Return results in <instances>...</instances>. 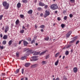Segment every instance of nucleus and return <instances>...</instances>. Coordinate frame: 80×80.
<instances>
[{
    "instance_id": "obj_1",
    "label": "nucleus",
    "mask_w": 80,
    "mask_h": 80,
    "mask_svg": "<svg viewBox=\"0 0 80 80\" xmlns=\"http://www.w3.org/2000/svg\"><path fill=\"white\" fill-rule=\"evenodd\" d=\"M2 5L4 7V8L6 9H7L9 8V4L7 3V2L4 1L2 2Z\"/></svg>"
},
{
    "instance_id": "obj_2",
    "label": "nucleus",
    "mask_w": 80,
    "mask_h": 80,
    "mask_svg": "<svg viewBox=\"0 0 80 80\" xmlns=\"http://www.w3.org/2000/svg\"><path fill=\"white\" fill-rule=\"evenodd\" d=\"M50 8L52 10H56L58 8V6L57 4H53L51 5Z\"/></svg>"
},
{
    "instance_id": "obj_3",
    "label": "nucleus",
    "mask_w": 80,
    "mask_h": 80,
    "mask_svg": "<svg viewBox=\"0 0 80 80\" xmlns=\"http://www.w3.org/2000/svg\"><path fill=\"white\" fill-rule=\"evenodd\" d=\"M50 15V12L49 11H47V10H46L45 11V13L44 15V18H46L47 16H48Z\"/></svg>"
},
{
    "instance_id": "obj_4",
    "label": "nucleus",
    "mask_w": 80,
    "mask_h": 80,
    "mask_svg": "<svg viewBox=\"0 0 80 80\" xmlns=\"http://www.w3.org/2000/svg\"><path fill=\"white\" fill-rule=\"evenodd\" d=\"M37 57H38L37 56H33L31 58H32V60H33V61H37V60H38V59H37Z\"/></svg>"
},
{
    "instance_id": "obj_5",
    "label": "nucleus",
    "mask_w": 80,
    "mask_h": 80,
    "mask_svg": "<svg viewBox=\"0 0 80 80\" xmlns=\"http://www.w3.org/2000/svg\"><path fill=\"white\" fill-rule=\"evenodd\" d=\"M72 31H69L66 34V36L67 38H69V37L70 36V35L72 34Z\"/></svg>"
},
{
    "instance_id": "obj_6",
    "label": "nucleus",
    "mask_w": 80,
    "mask_h": 80,
    "mask_svg": "<svg viewBox=\"0 0 80 80\" xmlns=\"http://www.w3.org/2000/svg\"><path fill=\"white\" fill-rule=\"evenodd\" d=\"M73 71L74 73H77V71H78V69H77V68H74L73 69Z\"/></svg>"
},
{
    "instance_id": "obj_7",
    "label": "nucleus",
    "mask_w": 80,
    "mask_h": 80,
    "mask_svg": "<svg viewBox=\"0 0 80 80\" xmlns=\"http://www.w3.org/2000/svg\"><path fill=\"white\" fill-rule=\"evenodd\" d=\"M9 30V27L8 26H6L5 28V33H7L8 31Z\"/></svg>"
},
{
    "instance_id": "obj_8",
    "label": "nucleus",
    "mask_w": 80,
    "mask_h": 80,
    "mask_svg": "<svg viewBox=\"0 0 80 80\" xmlns=\"http://www.w3.org/2000/svg\"><path fill=\"white\" fill-rule=\"evenodd\" d=\"M30 65V63L28 62L26 63L25 65L26 67H28Z\"/></svg>"
},
{
    "instance_id": "obj_9",
    "label": "nucleus",
    "mask_w": 80,
    "mask_h": 80,
    "mask_svg": "<svg viewBox=\"0 0 80 80\" xmlns=\"http://www.w3.org/2000/svg\"><path fill=\"white\" fill-rule=\"evenodd\" d=\"M23 43L24 46H27V45L28 44V42H27L25 41H23Z\"/></svg>"
},
{
    "instance_id": "obj_10",
    "label": "nucleus",
    "mask_w": 80,
    "mask_h": 80,
    "mask_svg": "<svg viewBox=\"0 0 80 80\" xmlns=\"http://www.w3.org/2000/svg\"><path fill=\"white\" fill-rule=\"evenodd\" d=\"M39 6H41L42 7H43V6H45V5L43 3L40 2L39 3Z\"/></svg>"
},
{
    "instance_id": "obj_11",
    "label": "nucleus",
    "mask_w": 80,
    "mask_h": 80,
    "mask_svg": "<svg viewBox=\"0 0 80 80\" xmlns=\"http://www.w3.org/2000/svg\"><path fill=\"white\" fill-rule=\"evenodd\" d=\"M38 65L37 64H33L32 65L31 67L32 68H35V67H36Z\"/></svg>"
},
{
    "instance_id": "obj_12",
    "label": "nucleus",
    "mask_w": 80,
    "mask_h": 80,
    "mask_svg": "<svg viewBox=\"0 0 80 80\" xmlns=\"http://www.w3.org/2000/svg\"><path fill=\"white\" fill-rule=\"evenodd\" d=\"M32 12L33 11L32 10H30L28 11V13L29 14H32Z\"/></svg>"
},
{
    "instance_id": "obj_13",
    "label": "nucleus",
    "mask_w": 80,
    "mask_h": 80,
    "mask_svg": "<svg viewBox=\"0 0 80 80\" xmlns=\"http://www.w3.org/2000/svg\"><path fill=\"white\" fill-rule=\"evenodd\" d=\"M47 52V50H45V51L41 52L40 54V55H43L44 53H45Z\"/></svg>"
},
{
    "instance_id": "obj_14",
    "label": "nucleus",
    "mask_w": 80,
    "mask_h": 80,
    "mask_svg": "<svg viewBox=\"0 0 80 80\" xmlns=\"http://www.w3.org/2000/svg\"><path fill=\"white\" fill-rule=\"evenodd\" d=\"M18 8H20L21 7V3H18L17 5Z\"/></svg>"
},
{
    "instance_id": "obj_15",
    "label": "nucleus",
    "mask_w": 80,
    "mask_h": 80,
    "mask_svg": "<svg viewBox=\"0 0 80 80\" xmlns=\"http://www.w3.org/2000/svg\"><path fill=\"white\" fill-rule=\"evenodd\" d=\"M3 39H4V40H6L7 39V35H4L3 37Z\"/></svg>"
},
{
    "instance_id": "obj_16",
    "label": "nucleus",
    "mask_w": 80,
    "mask_h": 80,
    "mask_svg": "<svg viewBox=\"0 0 80 80\" xmlns=\"http://www.w3.org/2000/svg\"><path fill=\"white\" fill-rule=\"evenodd\" d=\"M42 65H45V64H47V62L45 61H42Z\"/></svg>"
},
{
    "instance_id": "obj_17",
    "label": "nucleus",
    "mask_w": 80,
    "mask_h": 80,
    "mask_svg": "<svg viewBox=\"0 0 80 80\" xmlns=\"http://www.w3.org/2000/svg\"><path fill=\"white\" fill-rule=\"evenodd\" d=\"M58 61L59 60H58L57 61H56L55 62V65H56V66H57V65H58Z\"/></svg>"
},
{
    "instance_id": "obj_18",
    "label": "nucleus",
    "mask_w": 80,
    "mask_h": 80,
    "mask_svg": "<svg viewBox=\"0 0 80 80\" xmlns=\"http://www.w3.org/2000/svg\"><path fill=\"white\" fill-rule=\"evenodd\" d=\"M42 10L43 9L41 7H39L38 8V11H42Z\"/></svg>"
},
{
    "instance_id": "obj_19",
    "label": "nucleus",
    "mask_w": 80,
    "mask_h": 80,
    "mask_svg": "<svg viewBox=\"0 0 80 80\" xmlns=\"http://www.w3.org/2000/svg\"><path fill=\"white\" fill-rule=\"evenodd\" d=\"M28 1L27 0H22V2L23 3H27Z\"/></svg>"
},
{
    "instance_id": "obj_20",
    "label": "nucleus",
    "mask_w": 80,
    "mask_h": 80,
    "mask_svg": "<svg viewBox=\"0 0 80 80\" xmlns=\"http://www.w3.org/2000/svg\"><path fill=\"white\" fill-rule=\"evenodd\" d=\"M12 40L8 42L9 45H12Z\"/></svg>"
},
{
    "instance_id": "obj_21",
    "label": "nucleus",
    "mask_w": 80,
    "mask_h": 80,
    "mask_svg": "<svg viewBox=\"0 0 80 80\" xmlns=\"http://www.w3.org/2000/svg\"><path fill=\"white\" fill-rule=\"evenodd\" d=\"M65 54L66 55H68L69 54V52L68 51H67L65 52Z\"/></svg>"
},
{
    "instance_id": "obj_22",
    "label": "nucleus",
    "mask_w": 80,
    "mask_h": 80,
    "mask_svg": "<svg viewBox=\"0 0 80 80\" xmlns=\"http://www.w3.org/2000/svg\"><path fill=\"white\" fill-rule=\"evenodd\" d=\"M21 60H25V59H26V57L25 56H24V57H22L21 58Z\"/></svg>"
},
{
    "instance_id": "obj_23",
    "label": "nucleus",
    "mask_w": 80,
    "mask_h": 80,
    "mask_svg": "<svg viewBox=\"0 0 80 80\" xmlns=\"http://www.w3.org/2000/svg\"><path fill=\"white\" fill-rule=\"evenodd\" d=\"M24 32H25V31L23 29H22L20 31V32L21 33H24Z\"/></svg>"
},
{
    "instance_id": "obj_24",
    "label": "nucleus",
    "mask_w": 80,
    "mask_h": 80,
    "mask_svg": "<svg viewBox=\"0 0 80 80\" xmlns=\"http://www.w3.org/2000/svg\"><path fill=\"white\" fill-rule=\"evenodd\" d=\"M44 40H46V41H48V40H49V37H48L44 38Z\"/></svg>"
},
{
    "instance_id": "obj_25",
    "label": "nucleus",
    "mask_w": 80,
    "mask_h": 80,
    "mask_svg": "<svg viewBox=\"0 0 80 80\" xmlns=\"http://www.w3.org/2000/svg\"><path fill=\"white\" fill-rule=\"evenodd\" d=\"M39 28H45V26L44 25H42L39 27Z\"/></svg>"
},
{
    "instance_id": "obj_26",
    "label": "nucleus",
    "mask_w": 80,
    "mask_h": 80,
    "mask_svg": "<svg viewBox=\"0 0 80 80\" xmlns=\"http://www.w3.org/2000/svg\"><path fill=\"white\" fill-rule=\"evenodd\" d=\"M19 23V20L18 19H17V20L16 22V25H18Z\"/></svg>"
},
{
    "instance_id": "obj_27",
    "label": "nucleus",
    "mask_w": 80,
    "mask_h": 80,
    "mask_svg": "<svg viewBox=\"0 0 80 80\" xmlns=\"http://www.w3.org/2000/svg\"><path fill=\"white\" fill-rule=\"evenodd\" d=\"M6 43H7V41H6L4 40V41H3V42H2V44L3 45H5V44H6Z\"/></svg>"
},
{
    "instance_id": "obj_28",
    "label": "nucleus",
    "mask_w": 80,
    "mask_h": 80,
    "mask_svg": "<svg viewBox=\"0 0 80 80\" xmlns=\"http://www.w3.org/2000/svg\"><path fill=\"white\" fill-rule=\"evenodd\" d=\"M59 54H60V53H59V52L57 53H56V54L55 57H58V55H59Z\"/></svg>"
},
{
    "instance_id": "obj_29",
    "label": "nucleus",
    "mask_w": 80,
    "mask_h": 80,
    "mask_svg": "<svg viewBox=\"0 0 80 80\" xmlns=\"http://www.w3.org/2000/svg\"><path fill=\"white\" fill-rule=\"evenodd\" d=\"M39 53H40V52H36V53H35L34 54V55H38V54H39Z\"/></svg>"
},
{
    "instance_id": "obj_30",
    "label": "nucleus",
    "mask_w": 80,
    "mask_h": 80,
    "mask_svg": "<svg viewBox=\"0 0 80 80\" xmlns=\"http://www.w3.org/2000/svg\"><path fill=\"white\" fill-rule=\"evenodd\" d=\"M19 70H20V69H17L16 70V71L15 72V73L16 74L18 72H19Z\"/></svg>"
},
{
    "instance_id": "obj_31",
    "label": "nucleus",
    "mask_w": 80,
    "mask_h": 80,
    "mask_svg": "<svg viewBox=\"0 0 80 80\" xmlns=\"http://www.w3.org/2000/svg\"><path fill=\"white\" fill-rule=\"evenodd\" d=\"M20 17H21V18H23V17H24V16L23 15L21 14L20 15Z\"/></svg>"
},
{
    "instance_id": "obj_32",
    "label": "nucleus",
    "mask_w": 80,
    "mask_h": 80,
    "mask_svg": "<svg viewBox=\"0 0 80 80\" xmlns=\"http://www.w3.org/2000/svg\"><path fill=\"white\" fill-rule=\"evenodd\" d=\"M16 54V56L17 57H19V52H17Z\"/></svg>"
},
{
    "instance_id": "obj_33",
    "label": "nucleus",
    "mask_w": 80,
    "mask_h": 80,
    "mask_svg": "<svg viewBox=\"0 0 80 80\" xmlns=\"http://www.w3.org/2000/svg\"><path fill=\"white\" fill-rule=\"evenodd\" d=\"M73 15H72V14H69V17L70 18H72V17H73Z\"/></svg>"
},
{
    "instance_id": "obj_34",
    "label": "nucleus",
    "mask_w": 80,
    "mask_h": 80,
    "mask_svg": "<svg viewBox=\"0 0 80 80\" xmlns=\"http://www.w3.org/2000/svg\"><path fill=\"white\" fill-rule=\"evenodd\" d=\"M3 15H2L0 16V20H1L2 19V18L3 17Z\"/></svg>"
},
{
    "instance_id": "obj_35",
    "label": "nucleus",
    "mask_w": 80,
    "mask_h": 80,
    "mask_svg": "<svg viewBox=\"0 0 80 80\" xmlns=\"http://www.w3.org/2000/svg\"><path fill=\"white\" fill-rule=\"evenodd\" d=\"M70 1L71 3H74L75 2V0H70Z\"/></svg>"
},
{
    "instance_id": "obj_36",
    "label": "nucleus",
    "mask_w": 80,
    "mask_h": 80,
    "mask_svg": "<svg viewBox=\"0 0 80 80\" xmlns=\"http://www.w3.org/2000/svg\"><path fill=\"white\" fill-rule=\"evenodd\" d=\"M34 43H35V40L33 39L31 41V43L32 44H33Z\"/></svg>"
},
{
    "instance_id": "obj_37",
    "label": "nucleus",
    "mask_w": 80,
    "mask_h": 80,
    "mask_svg": "<svg viewBox=\"0 0 80 80\" xmlns=\"http://www.w3.org/2000/svg\"><path fill=\"white\" fill-rule=\"evenodd\" d=\"M65 26V25L63 24H62L61 25V27L62 28H64V27Z\"/></svg>"
},
{
    "instance_id": "obj_38",
    "label": "nucleus",
    "mask_w": 80,
    "mask_h": 80,
    "mask_svg": "<svg viewBox=\"0 0 80 80\" xmlns=\"http://www.w3.org/2000/svg\"><path fill=\"white\" fill-rule=\"evenodd\" d=\"M77 38V36H76L73 38V40L75 41Z\"/></svg>"
},
{
    "instance_id": "obj_39",
    "label": "nucleus",
    "mask_w": 80,
    "mask_h": 80,
    "mask_svg": "<svg viewBox=\"0 0 80 80\" xmlns=\"http://www.w3.org/2000/svg\"><path fill=\"white\" fill-rule=\"evenodd\" d=\"M1 76H5V73H2Z\"/></svg>"
},
{
    "instance_id": "obj_40",
    "label": "nucleus",
    "mask_w": 80,
    "mask_h": 80,
    "mask_svg": "<svg viewBox=\"0 0 80 80\" xmlns=\"http://www.w3.org/2000/svg\"><path fill=\"white\" fill-rule=\"evenodd\" d=\"M67 19V17L66 16H65L64 18V20H66Z\"/></svg>"
},
{
    "instance_id": "obj_41",
    "label": "nucleus",
    "mask_w": 80,
    "mask_h": 80,
    "mask_svg": "<svg viewBox=\"0 0 80 80\" xmlns=\"http://www.w3.org/2000/svg\"><path fill=\"white\" fill-rule=\"evenodd\" d=\"M74 42H75V40H73L72 41H71L69 43H73Z\"/></svg>"
},
{
    "instance_id": "obj_42",
    "label": "nucleus",
    "mask_w": 80,
    "mask_h": 80,
    "mask_svg": "<svg viewBox=\"0 0 80 80\" xmlns=\"http://www.w3.org/2000/svg\"><path fill=\"white\" fill-rule=\"evenodd\" d=\"M24 72V69L23 68L22 69V74H23Z\"/></svg>"
},
{
    "instance_id": "obj_43",
    "label": "nucleus",
    "mask_w": 80,
    "mask_h": 80,
    "mask_svg": "<svg viewBox=\"0 0 80 80\" xmlns=\"http://www.w3.org/2000/svg\"><path fill=\"white\" fill-rule=\"evenodd\" d=\"M28 40L29 42H30L31 41V38H28Z\"/></svg>"
},
{
    "instance_id": "obj_44",
    "label": "nucleus",
    "mask_w": 80,
    "mask_h": 80,
    "mask_svg": "<svg viewBox=\"0 0 80 80\" xmlns=\"http://www.w3.org/2000/svg\"><path fill=\"white\" fill-rule=\"evenodd\" d=\"M57 19L58 21H60L61 20V18L60 17H58Z\"/></svg>"
},
{
    "instance_id": "obj_45",
    "label": "nucleus",
    "mask_w": 80,
    "mask_h": 80,
    "mask_svg": "<svg viewBox=\"0 0 80 80\" xmlns=\"http://www.w3.org/2000/svg\"><path fill=\"white\" fill-rule=\"evenodd\" d=\"M47 8H48V5H46L45 6V9H47Z\"/></svg>"
},
{
    "instance_id": "obj_46",
    "label": "nucleus",
    "mask_w": 80,
    "mask_h": 80,
    "mask_svg": "<svg viewBox=\"0 0 80 80\" xmlns=\"http://www.w3.org/2000/svg\"><path fill=\"white\" fill-rule=\"evenodd\" d=\"M49 55L47 56L46 57V59H47V58H49Z\"/></svg>"
},
{
    "instance_id": "obj_47",
    "label": "nucleus",
    "mask_w": 80,
    "mask_h": 80,
    "mask_svg": "<svg viewBox=\"0 0 80 80\" xmlns=\"http://www.w3.org/2000/svg\"><path fill=\"white\" fill-rule=\"evenodd\" d=\"M0 48L1 49H2H2H3V46H0Z\"/></svg>"
},
{
    "instance_id": "obj_48",
    "label": "nucleus",
    "mask_w": 80,
    "mask_h": 80,
    "mask_svg": "<svg viewBox=\"0 0 80 80\" xmlns=\"http://www.w3.org/2000/svg\"><path fill=\"white\" fill-rule=\"evenodd\" d=\"M63 80H67V78H66V77H63Z\"/></svg>"
},
{
    "instance_id": "obj_49",
    "label": "nucleus",
    "mask_w": 80,
    "mask_h": 80,
    "mask_svg": "<svg viewBox=\"0 0 80 80\" xmlns=\"http://www.w3.org/2000/svg\"><path fill=\"white\" fill-rule=\"evenodd\" d=\"M0 36L1 38H2V37H3V34H2V33H1L0 35Z\"/></svg>"
},
{
    "instance_id": "obj_50",
    "label": "nucleus",
    "mask_w": 80,
    "mask_h": 80,
    "mask_svg": "<svg viewBox=\"0 0 80 80\" xmlns=\"http://www.w3.org/2000/svg\"><path fill=\"white\" fill-rule=\"evenodd\" d=\"M78 43H79V41H77L76 43V44H77Z\"/></svg>"
},
{
    "instance_id": "obj_51",
    "label": "nucleus",
    "mask_w": 80,
    "mask_h": 80,
    "mask_svg": "<svg viewBox=\"0 0 80 80\" xmlns=\"http://www.w3.org/2000/svg\"><path fill=\"white\" fill-rule=\"evenodd\" d=\"M22 41H23V40L19 41V44H21V43H22Z\"/></svg>"
},
{
    "instance_id": "obj_52",
    "label": "nucleus",
    "mask_w": 80,
    "mask_h": 80,
    "mask_svg": "<svg viewBox=\"0 0 80 80\" xmlns=\"http://www.w3.org/2000/svg\"><path fill=\"white\" fill-rule=\"evenodd\" d=\"M25 25H23L22 26V29H25V27L24 26Z\"/></svg>"
},
{
    "instance_id": "obj_53",
    "label": "nucleus",
    "mask_w": 80,
    "mask_h": 80,
    "mask_svg": "<svg viewBox=\"0 0 80 80\" xmlns=\"http://www.w3.org/2000/svg\"><path fill=\"white\" fill-rule=\"evenodd\" d=\"M63 13L64 14H65V13H66V11H64Z\"/></svg>"
},
{
    "instance_id": "obj_54",
    "label": "nucleus",
    "mask_w": 80,
    "mask_h": 80,
    "mask_svg": "<svg viewBox=\"0 0 80 80\" xmlns=\"http://www.w3.org/2000/svg\"><path fill=\"white\" fill-rule=\"evenodd\" d=\"M27 53H28V55H30V54H29V53H30V52L29 51H28L27 52Z\"/></svg>"
},
{
    "instance_id": "obj_55",
    "label": "nucleus",
    "mask_w": 80,
    "mask_h": 80,
    "mask_svg": "<svg viewBox=\"0 0 80 80\" xmlns=\"http://www.w3.org/2000/svg\"><path fill=\"white\" fill-rule=\"evenodd\" d=\"M43 14L42 13H41V14H40V16L41 17H42L43 16Z\"/></svg>"
},
{
    "instance_id": "obj_56",
    "label": "nucleus",
    "mask_w": 80,
    "mask_h": 80,
    "mask_svg": "<svg viewBox=\"0 0 80 80\" xmlns=\"http://www.w3.org/2000/svg\"><path fill=\"white\" fill-rule=\"evenodd\" d=\"M58 13V11H55V13Z\"/></svg>"
},
{
    "instance_id": "obj_57",
    "label": "nucleus",
    "mask_w": 80,
    "mask_h": 80,
    "mask_svg": "<svg viewBox=\"0 0 80 80\" xmlns=\"http://www.w3.org/2000/svg\"><path fill=\"white\" fill-rule=\"evenodd\" d=\"M11 27H13V24H12L11 25Z\"/></svg>"
},
{
    "instance_id": "obj_58",
    "label": "nucleus",
    "mask_w": 80,
    "mask_h": 80,
    "mask_svg": "<svg viewBox=\"0 0 80 80\" xmlns=\"http://www.w3.org/2000/svg\"><path fill=\"white\" fill-rule=\"evenodd\" d=\"M35 28H37V25H35Z\"/></svg>"
},
{
    "instance_id": "obj_59",
    "label": "nucleus",
    "mask_w": 80,
    "mask_h": 80,
    "mask_svg": "<svg viewBox=\"0 0 80 80\" xmlns=\"http://www.w3.org/2000/svg\"><path fill=\"white\" fill-rule=\"evenodd\" d=\"M55 80H59V78H57Z\"/></svg>"
},
{
    "instance_id": "obj_60",
    "label": "nucleus",
    "mask_w": 80,
    "mask_h": 80,
    "mask_svg": "<svg viewBox=\"0 0 80 80\" xmlns=\"http://www.w3.org/2000/svg\"><path fill=\"white\" fill-rule=\"evenodd\" d=\"M26 27H29V24H28L27 26H26Z\"/></svg>"
},
{
    "instance_id": "obj_61",
    "label": "nucleus",
    "mask_w": 80,
    "mask_h": 80,
    "mask_svg": "<svg viewBox=\"0 0 80 80\" xmlns=\"http://www.w3.org/2000/svg\"><path fill=\"white\" fill-rule=\"evenodd\" d=\"M25 80H28V78H26Z\"/></svg>"
},
{
    "instance_id": "obj_62",
    "label": "nucleus",
    "mask_w": 80,
    "mask_h": 80,
    "mask_svg": "<svg viewBox=\"0 0 80 80\" xmlns=\"http://www.w3.org/2000/svg\"><path fill=\"white\" fill-rule=\"evenodd\" d=\"M24 79V78H22L21 79V80H23V79Z\"/></svg>"
},
{
    "instance_id": "obj_63",
    "label": "nucleus",
    "mask_w": 80,
    "mask_h": 80,
    "mask_svg": "<svg viewBox=\"0 0 80 80\" xmlns=\"http://www.w3.org/2000/svg\"><path fill=\"white\" fill-rule=\"evenodd\" d=\"M41 31L42 32H43V29H41Z\"/></svg>"
},
{
    "instance_id": "obj_64",
    "label": "nucleus",
    "mask_w": 80,
    "mask_h": 80,
    "mask_svg": "<svg viewBox=\"0 0 80 80\" xmlns=\"http://www.w3.org/2000/svg\"><path fill=\"white\" fill-rule=\"evenodd\" d=\"M2 30H4V27H3L2 28Z\"/></svg>"
}]
</instances>
